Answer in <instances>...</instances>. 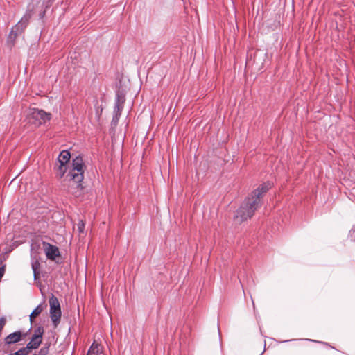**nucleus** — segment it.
<instances>
[{
	"mask_svg": "<svg viewBox=\"0 0 355 355\" xmlns=\"http://www.w3.org/2000/svg\"><path fill=\"white\" fill-rule=\"evenodd\" d=\"M22 337V334L21 331H15L14 333L10 334L5 338V343L8 345L14 344L19 340H21Z\"/></svg>",
	"mask_w": 355,
	"mask_h": 355,
	"instance_id": "1a4fd4ad",
	"label": "nucleus"
},
{
	"mask_svg": "<svg viewBox=\"0 0 355 355\" xmlns=\"http://www.w3.org/2000/svg\"><path fill=\"white\" fill-rule=\"evenodd\" d=\"M28 352L27 351V349H26L25 347L20 349L19 350H18L17 352H16L14 354H12V355H28Z\"/></svg>",
	"mask_w": 355,
	"mask_h": 355,
	"instance_id": "2eb2a0df",
	"label": "nucleus"
},
{
	"mask_svg": "<svg viewBox=\"0 0 355 355\" xmlns=\"http://www.w3.org/2000/svg\"><path fill=\"white\" fill-rule=\"evenodd\" d=\"M6 319L5 317H1L0 318V334H1V331L6 324Z\"/></svg>",
	"mask_w": 355,
	"mask_h": 355,
	"instance_id": "dca6fc26",
	"label": "nucleus"
},
{
	"mask_svg": "<svg viewBox=\"0 0 355 355\" xmlns=\"http://www.w3.org/2000/svg\"><path fill=\"white\" fill-rule=\"evenodd\" d=\"M31 264L33 272L34 279L37 280L39 279V270L40 268V261L37 255L31 254Z\"/></svg>",
	"mask_w": 355,
	"mask_h": 355,
	"instance_id": "6e6552de",
	"label": "nucleus"
},
{
	"mask_svg": "<svg viewBox=\"0 0 355 355\" xmlns=\"http://www.w3.org/2000/svg\"><path fill=\"white\" fill-rule=\"evenodd\" d=\"M44 334V329L42 327H38L35 331L34 334L32 336V338L29 343H27L26 347L28 352L31 349H37L38 347L42 342V336Z\"/></svg>",
	"mask_w": 355,
	"mask_h": 355,
	"instance_id": "423d86ee",
	"label": "nucleus"
},
{
	"mask_svg": "<svg viewBox=\"0 0 355 355\" xmlns=\"http://www.w3.org/2000/svg\"><path fill=\"white\" fill-rule=\"evenodd\" d=\"M270 187L271 184L270 183H264L259 187L257 189L254 190L251 193L250 196L248 197L244 200L241 206L236 211L235 219L241 223L250 218L258 207H259L261 198L263 195L266 193Z\"/></svg>",
	"mask_w": 355,
	"mask_h": 355,
	"instance_id": "f257e3e1",
	"label": "nucleus"
},
{
	"mask_svg": "<svg viewBox=\"0 0 355 355\" xmlns=\"http://www.w3.org/2000/svg\"><path fill=\"white\" fill-rule=\"evenodd\" d=\"M84 223L83 221H80L79 223L78 224V227L79 229V231L80 232H83V230L84 228Z\"/></svg>",
	"mask_w": 355,
	"mask_h": 355,
	"instance_id": "f3484780",
	"label": "nucleus"
},
{
	"mask_svg": "<svg viewBox=\"0 0 355 355\" xmlns=\"http://www.w3.org/2000/svg\"><path fill=\"white\" fill-rule=\"evenodd\" d=\"M35 6L33 3L28 4L26 13L24 15L21 20L12 28L9 35L10 39H15L17 36L22 33L28 26L31 18Z\"/></svg>",
	"mask_w": 355,
	"mask_h": 355,
	"instance_id": "7ed1b4c3",
	"label": "nucleus"
},
{
	"mask_svg": "<svg viewBox=\"0 0 355 355\" xmlns=\"http://www.w3.org/2000/svg\"><path fill=\"white\" fill-rule=\"evenodd\" d=\"M101 353L100 346L94 343L90 347L87 355H100Z\"/></svg>",
	"mask_w": 355,
	"mask_h": 355,
	"instance_id": "9b49d317",
	"label": "nucleus"
},
{
	"mask_svg": "<svg viewBox=\"0 0 355 355\" xmlns=\"http://www.w3.org/2000/svg\"><path fill=\"white\" fill-rule=\"evenodd\" d=\"M43 311V306L42 304H39L31 313L30 315V321L32 323L33 320L35 318L39 315L42 311Z\"/></svg>",
	"mask_w": 355,
	"mask_h": 355,
	"instance_id": "f8f14e48",
	"label": "nucleus"
},
{
	"mask_svg": "<svg viewBox=\"0 0 355 355\" xmlns=\"http://www.w3.org/2000/svg\"><path fill=\"white\" fill-rule=\"evenodd\" d=\"M116 97H117V103H116V107L119 109L120 104H123L124 102V96L119 94V93H117Z\"/></svg>",
	"mask_w": 355,
	"mask_h": 355,
	"instance_id": "4468645a",
	"label": "nucleus"
},
{
	"mask_svg": "<svg viewBox=\"0 0 355 355\" xmlns=\"http://www.w3.org/2000/svg\"><path fill=\"white\" fill-rule=\"evenodd\" d=\"M71 155L68 150H62L58 157V161L59 164L66 165L70 160Z\"/></svg>",
	"mask_w": 355,
	"mask_h": 355,
	"instance_id": "9d476101",
	"label": "nucleus"
},
{
	"mask_svg": "<svg viewBox=\"0 0 355 355\" xmlns=\"http://www.w3.org/2000/svg\"><path fill=\"white\" fill-rule=\"evenodd\" d=\"M29 121L35 126H40L49 121L51 119V114L38 108H30L28 113Z\"/></svg>",
	"mask_w": 355,
	"mask_h": 355,
	"instance_id": "20e7f679",
	"label": "nucleus"
},
{
	"mask_svg": "<svg viewBox=\"0 0 355 355\" xmlns=\"http://www.w3.org/2000/svg\"><path fill=\"white\" fill-rule=\"evenodd\" d=\"M44 248L46 256L49 259L54 260L60 255L58 248L56 246L47 243H44Z\"/></svg>",
	"mask_w": 355,
	"mask_h": 355,
	"instance_id": "0eeeda50",
	"label": "nucleus"
},
{
	"mask_svg": "<svg viewBox=\"0 0 355 355\" xmlns=\"http://www.w3.org/2000/svg\"><path fill=\"white\" fill-rule=\"evenodd\" d=\"M4 273V268L2 267L0 268V279L3 277Z\"/></svg>",
	"mask_w": 355,
	"mask_h": 355,
	"instance_id": "a211bd4d",
	"label": "nucleus"
},
{
	"mask_svg": "<svg viewBox=\"0 0 355 355\" xmlns=\"http://www.w3.org/2000/svg\"><path fill=\"white\" fill-rule=\"evenodd\" d=\"M66 169H67L66 165L60 164V165L58 166V167L57 168V175L60 178L63 177L66 172Z\"/></svg>",
	"mask_w": 355,
	"mask_h": 355,
	"instance_id": "ddd939ff",
	"label": "nucleus"
},
{
	"mask_svg": "<svg viewBox=\"0 0 355 355\" xmlns=\"http://www.w3.org/2000/svg\"><path fill=\"white\" fill-rule=\"evenodd\" d=\"M84 163L81 157H76L71 164V169L70 170L67 178H69L68 192L77 195L82 189V182L84 178Z\"/></svg>",
	"mask_w": 355,
	"mask_h": 355,
	"instance_id": "f03ea898",
	"label": "nucleus"
},
{
	"mask_svg": "<svg viewBox=\"0 0 355 355\" xmlns=\"http://www.w3.org/2000/svg\"><path fill=\"white\" fill-rule=\"evenodd\" d=\"M50 315L55 327L60 322L61 318V309L58 298L53 295L49 298Z\"/></svg>",
	"mask_w": 355,
	"mask_h": 355,
	"instance_id": "39448f33",
	"label": "nucleus"
}]
</instances>
